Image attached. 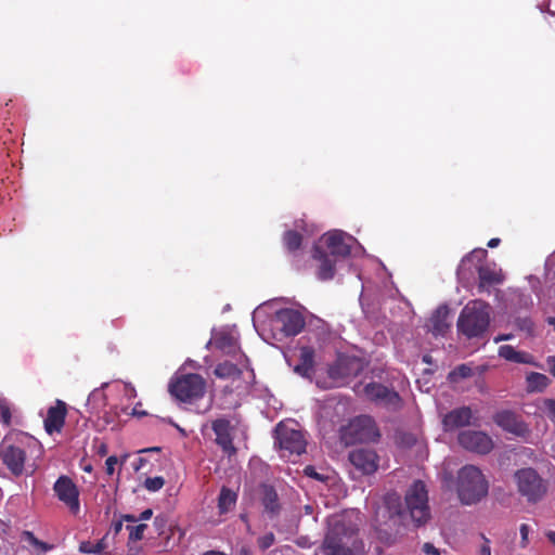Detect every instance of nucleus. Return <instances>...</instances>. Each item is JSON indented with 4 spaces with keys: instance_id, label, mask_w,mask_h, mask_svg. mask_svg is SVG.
<instances>
[{
    "instance_id": "72a5a7b5",
    "label": "nucleus",
    "mask_w": 555,
    "mask_h": 555,
    "mask_svg": "<svg viewBox=\"0 0 555 555\" xmlns=\"http://www.w3.org/2000/svg\"><path fill=\"white\" fill-rule=\"evenodd\" d=\"M22 538H23V540L27 541L29 544H31L33 546H35L36 548L40 550L43 553H47L53 548V545H51L47 542L40 541L39 539L36 538V535L31 531H28V530L23 531Z\"/></svg>"
},
{
    "instance_id": "f3484780",
    "label": "nucleus",
    "mask_w": 555,
    "mask_h": 555,
    "mask_svg": "<svg viewBox=\"0 0 555 555\" xmlns=\"http://www.w3.org/2000/svg\"><path fill=\"white\" fill-rule=\"evenodd\" d=\"M327 254L333 258H347L351 253V246L343 231H330L322 236Z\"/></svg>"
},
{
    "instance_id": "ea45409f",
    "label": "nucleus",
    "mask_w": 555,
    "mask_h": 555,
    "mask_svg": "<svg viewBox=\"0 0 555 555\" xmlns=\"http://www.w3.org/2000/svg\"><path fill=\"white\" fill-rule=\"evenodd\" d=\"M543 411L546 416L555 423V399H545L543 401Z\"/></svg>"
},
{
    "instance_id": "c85d7f7f",
    "label": "nucleus",
    "mask_w": 555,
    "mask_h": 555,
    "mask_svg": "<svg viewBox=\"0 0 555 555\" xmlns=\"http://www.w3.org/2000/svg\"><path fill=\"white\" fill-rule=\"evenodd\" d=\"M214 374L221 379L228 378H240L242 375V370L232 362L224 361L219 364L214 370Z\"/></svg>"
},
{
    "instance_id": "e2e57ef3",
    "label": "nucleus",
    "mask_w": 555,
    "mask_h": 555,
    "mask_svg": "<svg viewBox=\"0 0 555 555\" xmlns=\"http://www.w3.org/2000/svg\"><path fill=\"white\" fill-rule=\"evenodd\" d=\"M159 521H162L159 518H155V524L157 525Z\"/></svg>"
},
{
    "instance_id": "2f4dec72",
    "label": "nucleus",
    "mask_w": 555,
    "mask_h": 555,
    "mask_svg": "<svg viewBox=\"0 0 555 555\" xmlns=\"http://www.w3.org/2000/svg\"><path fill=\"white\" fill-rule=\"evenodd\" d=\"M216 346L228 354H233L238 348L236 340L229 334H221L216 337Z\"/></svg>"
},
{
    "instance_id": "c9c22d12",
    "label": "nucleus",
    "mask_w": 555,
    "mask_h": 555,
    "mask_svg": "<svg viewBox=\"0 0 555 555\" xmlns=\"http://www.w3.org/2000/svg\"><path fill=\"white\" fill-rule=\"evenodd\" d=\"M165 485V479L162 476L149 477L144 481V488L151 492L160 490Z\"/></svg>"
},
{
    "instance_id": "cd10ccee",
    "label": "nucleus",
    "mask_w": 555,
    "mask_h": 555,
    "mask_svg": "<svg viewBox=\"0 0 555 555\" xmlns=\"http://www.w3.org/2000/svg\"><path fill=\"white\" fill-rule=\"evenodd\" d=\"M237 501V493L228 487H222L218 496V509L225 514L234 508Z\"/></svg>"
},
{
    "instance_id": "423d86ee",
    "label": "nucleus",
    "mask_w": 555,
    "mask_h": 555,
    "mask_svg": "<svg viewBox=\"0 0 555 555\" xmlns=\"http://www.w3.org/2000/svg\"><path fill=\"white\" fill-rule=\"evenodd\" d=\"M339 435L346 446L376 441L380 437L376 423L370 415L353 417L340 427Z\"/></svg>"
},
{
    "instance_id": "603ef678",
    "label": "nucleus",
    "mask_w": 555,
    "mask_h": 555,
    "mask_svg": "<svg viewBox=\"0 0 555 555\" xmlns=\"http://www.w3.org/2000/svg\"><path fill=\"white\" fill-rule=\"evenodd\" d=\"M546 537L555 545V531H548Z\"/></svg>"
},
{
    "instance_id": "4be33fe9",
    "label": "nucleus",
    "mask_w": 555,
    "mask_h": 555,
    "mask_svg": "<svg viewBox=\"0 0 555 555\" xmlns=\"http://www.w3.org/2000/svg\"><path fill=\"white\" fill-rule=\"evenodd\" d=\"M261 491V504L264 508V512L272 518L280 514L281 504L279 500V494L276 490L267 483H262L260 487Z\"/></svg>"
},
{
    "instance_id": "1a4fd4ad",
    "label": "nucleus",
    "mask_w": 555,
    "mask_h": 555,
    "mask_svg": "<svg viewBox=\"0 0 555 555\" xmlns=\"http://www.w3.org/2000/svg\"><path fill=\"white\" fill-rule=\"evenodd\" d=\"M276 442L282 451L283 457L300 455L306 452L307 441L298 429L279 423L275 427Z\"/></svg>"
},
{
    "instance_id": "a878e982",
    "label": "nucleus",
    "mask_w": 555,
    "mask_h": 555,
    "mask_svg": "<svg viewBox=\"0 0 555 555\" xmlns=\"http://www.w3.org/2000/svg\"><path fill=\"white\" fill-rule=\"evenodd\" d=\"M499 356L506 361L525 364H535L533 357L527 352L517 351L511 345H503L499 348Z\"/></svg>"
},
{
    "instance_id": "5701e85b",
    "label": "nucleus",
    "mask_w": 555,
    "mask_h": 555,
    "mask_svg": "<svg viewBox=\"0 0 555 555\" xmlns=\"http://www.w3.org/2000/svg\"><path fill=\"white\" fill-rule=\"evenodd\" d=\"M478 292H489V287L493 285L501 284L503 278L500 272L489 266H478Z\"/></svg>"
},
{
    "instance_id": "a211bd4d",
    "label": "nucleus",
    "mask_w": 555,
    "mask_h": 555,
    "mask_svg": "<svg viewBox=\"0 0 555 555\" xmlns=\"http://www.w3.org/2000/svg\"><path fill=\"white\" fill-rule=\"evenodd\" d=\"M67 415V405L64 401L57 399L53 406H50L47 411V416L44 418V429L49 435L54 433H61L65 418Z\"/></svg>"
},
{
    "instance_id": "49530a36",
    "label": "nucleus",
    "mask_w": 555,
    "mask_h": 555,
    "mask_svg": "<svg viewBox=\"0 0 555 555\" xmlns=\"http://www.w3.org/2000/svg\"><path fill=\"white\" fill-rule=\"evenodd\" d=\"M423 551L427 555H439L438 550L433 544H430V543H425L423 545Z\"/></svg>"
},
{
    "instance_id": "f257e3e1",
    "label": "nucleus",
    "mask_w": 555,
    "mask_h": 555,
    "mask_svg": "<svg viewBox=\"0 0 555 555\" xmlns=\"http://www.w3.org/2000/svg\"><path fill=\"white\" fill-rule=\"evenodd\" d=\"M321 550L323 555H361L364 543L359 535L358 525L347 516L333 517Z\"/></svg>"
},
{
    "instance_id": "20e7f679",
    "label": "nucleus",
    "mask_w": 555,
    "mask_h": 555,
    "mask_svg": "<svg viewBox=\"0 0 555 555\" xmlns=\"http://www.w3.org/2000/svg\"><path fill=\"white\" fill-rule=\"evenodd\" d=\"M456 490L460 501L472 505L488 494L489 483L477 466L465 465L457 473Z\"/></svg>"
},
{
    "instance_id": "09e8293b",
    "label": "nucleus",
    "mask_w": 555,
    "mask_h": 555,
    "mask_svg": "<svg viewBox=\"0 0 555 555\" xmlns=\"http://www.w3.org/2000/svg\"><path fill=\"white\" fill-rule=\"evenodd\" d=\"M152 515H153V511L147 508L140 514V517L138 518V520H147L152 517Z\"/></svg>"
},
{
    "instance_id": "c03bdc74",
    "label": "nucleus",
    "mask_w": 555,
    "mask_h": 555,
    "mask_svg": "<svg viewBox=\"0 0 555 555\" xmlns=\"http://www.w3.org/2000/svg\"><path fill=\"white\" fill-rule=\"evenodd\" d=\"M482 544L479 548V555H491L490 540L486 538L485 534H481Z\"/></svg>"
},
{
    "instance_id": "5fc2aeb1",
    "label": "nucleus",
    "mask_w": 555,
    "mask_h": 555,
    "mask_svg": "<svg viewBox=\"0 0 555 555\" xmlns=\"http://www.w3.org/2000/svg\"><path fill=\"white\" fill-rule=\"evenodd\" d=\"M203 555H225V554L218 552V551H208V552L204 553Z\"/></svg>"
},
{
    "instance_id": "f03ea898",
    "label": "nucleus",
    "mask_w": 555,
    "mask_h": 555,
    "mask_svg": "<svg viewBox=\"0 0 555 555\" xmlns=\"http://www.w3.org/2000/svg\"><path fill=\"white\" fill-rule=\"evenodd\" d=\"M39 443L33 437L23 433L4 437L0 443V463L15 477L24 474L26 452Z\"/></svg>"
},
{
    "instance_id": "8fccbe9b",
    "label": "nucleus",
    "mask_w": 555,
    "mask_h": 555,
    "mask_svg": "<svg viewBox=\"0 0 555 555\" xmlns=\"http://www.w3.org/2000/svg\"><path fill=\"white\" fill-rule=\"evenodd\" d=\"M501 243V240L498 238V237H494V238H491L489 242H488V247L490 248H494L496 246H499V244Z\"/></svg>"
},
{
    "instance_id": "de8ad7c7",
    "label": "nucleus",
    "mask_w": 555,
    "mask_h": 555,
    "mask_svg": "<svg viewBox=\"0 0 555 555\" xmlns=\"http://www.w3.org/2000/svg\"><path fill=\"white\" fill-rule=\"evenodd\" d=\"M551 374L555 377V356H550L546 359Z\"/></svg>"
},
{
    "instance_id": "f704fd0d",
    "label": "nucleus",
    "mask_w": 555,
    "mask_h": 555,
    "mask_svg": "<svg viewBox=\"0 0 555 555\" xmlns=\"http://www.w3.org/2000/svg\"><path fill=\"white\" fill-rule=\"evenodd\" d=\"M487 254L488 251L486 249L476 248L462 259L461 266H465L467 262H476L480 264L487 257Z\"/></svg>"
},
{
    "instance_id": "a18cd8bd",
    "label": "nucleus",
    "mask_w": 555,
    "mask_h": 555,
    "mask_svg": "<svg viewBox=\"0 0 555 555\" xmlns=\"http://www.w3.org/2000/svg\"><path fill=\"white\" fill-rule=\"evenodd\" d=\"M305 474L309 477L317 479V480H322L321 475L315 472V468L313 466H310V465L307 466L305 468Z\"/></svg>"
},
{
    "instance_id": "0eeeda50",
    "label": "nucleus",
    "mask_w": 555,
    "mask_h": 555,
    "mask_svg": "<svg viewBox=\"0 0 555 555\" xmlns=\"http://www.w3.org/2000/svg\"><path fill=\"white\" fill-rule=\"evenodd\" d=\"M404 501L410 517L416 526H422L429 520L428 491L422 480H416L409 487Z\"/></svg>"
},
{
    "instance_id": "a19ab883",
    "label": "nucleus",
    "mask_w": 555,
    "mask_h": 555,
    "mask_svg": "<svg viewBox=\"0 0 555 555\" xmlns=\"http://www.w3.org/2000/svg\"><path fill=\"white\" fill-rule=\"evenodd\" d=\"M450 375H457L462 378H467L473 375V370L466 364H461Z\"/></svg>"
},
{
    "instance_id": "bb28decb",
    "label": "nucleus",
    "mask_w": 555,
    "mask_h": 555,
    "mask_svg": "<svg viewBox=\"0 0 555 555\" xmlns=\"http://www.w3.org/2000/svg\"><path fill=\"white\" fill-rule=\"evenodd\" d=\"M528 392H542L551 384V379L538 372H531L526 377Z\"/></svg>"
},
{
    "instance_id": "13d9d810",
    "label": "nucleus",
    "mask_w": 555,
    "mask_h": 555,
    "mask_svg": "<svg viewBox=\"0 0 555 555\" xmlns=\"http://www.w3.org/2000/svg\"><path fill=\"white\" fill-rule=\"evenodd\" d=\"M121 526H122V524H121V522H117V524H115V532H119V531H120V529H121Z\"/></svg>"
},
{
    "instance_id": "680f3d73",
    "label": "nucleus",
    "mask_w": 555,
    "mask_h": 555,
    "mask_svg": "<svg viewBox=\"0 0 555 555\" xmlns=\"http://www.w3.org/2000/svg\"><path fill=\"white\" fill-rule=\"evenodd\" d=\"M105 452H106V448H105V446H103V447L101 448V453H102V454H104Z\"/></svg>"
},
{
    "instance_id": "aec40b11",
    "label": "nucleus",
    "mask_w": 555,
    "mask_h": 555,
    "mask_svg": "<svg viewBox=\"0 0 555 555\" xmlns=\"http://www.w3.org/2000/svg\"><path fill=\"white\" fill-rule=\"evenodd\" d=\"M450 309L447 305L439 306L428 320V331L434 336H444L449 331L451 323L449 321Z\"/></svg>"
},
{
    "instance_id": "79ce46f5",
    "label": "nucleus",
    "mask_w": 555,
    "mask_h": 555,
    "mask_svg": "<svg viewBox=\"0 0 555 555\" xmlns=\"http://www.w3.org/2000/svg\"><path fill=\"white\" fill-rule=\"evenodd\" d=\"M118 463V459L115 455H111L105 461V470L106 474L112 476L115 472V466Z\"/></svg>"
},
{
    "instance_id": "6e6d98bb",
    "label": "nucleus",
    "mask_w": 555,
    "mask_h": 555,
    "mask_svg": "<svg viewBox=\"0 0 555 555\" xmlns=\"http://www.w3.org/2000/svg\"><path fill=\"white\" fill-rule=\"evenodd\" d=\"M168 423L175 426L180 433L184 434V430L179 425H177L172 420H169Z\"/></svg>"
},
{
    "instance_id": "dca6fc26",
    "label": "nucleus",
    "mask_w": 555,
    "mask_h": 555,
    "mask_svg": "<svg viewBox=\"0 0 555 555\" xmlns=\"http://www.w3.org/2000/svg\"><path fill=\"white\" fill-rule=\"evenodd\" d=\"M211 429L216 435L215 442L221 448L228 456L236 454V448L233 443L234 427L231 421L225 417H219L211 422Z\"/></svg>"
},
{
    "instance_id": "3c124183",
    "label": "nucleus",
    "mask_w": 555,
    "mask_h": 555,
    "mask_svg": "<svg viewBox=\"0 0 555 555\" xmlns=\"http://www.w3.org/2000/svg\"><path fill=\"white\" fill-rule=\"evenodd\" d=\"M132 415L141 417V416L146 415V412L139 410L138 406H134L132 410Z\"/></svg>"
},
{
    "instance_id": "473e14b6",
    "label": "nucleus",
    "mask_w": 555,
    "mask_h": 555,
    "mask_svg": "<svg viewBox=\"0 0 555 555\" xmlns=\"http://www.w3.org/2000/svg\"><path fill=\"white\" fill-rule=\"evenodd\" d=\"M385 505L390 516H401L402 503L400 496L397 493L387 494L385 498Z\"/></svg>"
},
{
    "instance_id": "ddd939ff",
    "label": "nucleus",
    "mask_w": 555,
    "mask_h": 555,
    "mask_svg": "<svg viewBox=\"0 0 555 555\" xmlns=\"http://www.w3.org/2000/svg\"><path fill=\"white\" fill-rule=\"evenodd\" d=\"M56 498L64 503L69 512L77 515L80 511L79 490L70 477L60 476L53 485Z\"/></svg>"
},
{
    "instance_id": "052dcab7",
    "label": "nucleus",
    "mask_w": 555,
    "mask_h": 555,
    "mask_svg": "<svg viewBox=\"0 0 555 555\" xmlns=\"http://www.w3.org/2000/svg\"><path fill=\"white\" fill-rule=\"evenodd\" d=\"M83 469H85L86 472L90 473V472H91V469H92V467H91V465H88V466H86Z\"/></svg>"
},
{
    "instance_id": "58836bf2",
    "label": "nucleus",
    "mask_w": 555,
    "mask_h": 555,
    "mask_svg": "<svg viewBox=\"0 0 555 555\" xmlns=\"http://www.w3.org/2000/svg\"><path fill=\"white\" fill-rule=\"evenodd\" d=\"M11 409L10 405L2 401L0 402V422L2 425L10 426L11 425Z\"/></svg>"
},
{
    "instance_id": "412c9836",
    "label": "nucleus",
    "mask_w": 555,
    "mask_h": 555,
    "mask_svg": "<svg viewBox=\"0 0 555 555\" xmlns=\"http://www.w3.org/2000/svg\"><path fill=\"white\" fill-rule=\"evenodd\" d=\"M473 412L469 406L453 409L443 416L442 424L446 431H451L470 424Z\"/></svg>"
},
{
    "instance_id": "f8f14e48",
    "label": "nucleus",
    "mask_w": 555,
    "mask_h": 555,
    "mask_svg": "<svg viewBox=\"0 0 555 555\" xmlns=\"http://www.w3.org/2000/svg\"><path fill=\"white\" fill-rule=\"evenodd\" d=\"M274 327L286 337L296 336L306 325L302 313L296 309L283 308L275 312L273 318Z\"/></svg>"
},
{
    "instance_id": "b1692460",
    "label": "nucleus",
    "mask_w": 555,
    "mask_h": 555,
    "mask_svg": "<svg viewBox=\"0 0 555 555\" xmlns=\"http://www.w3.org/2000/svg\"><path fill=\"white\" fill-rule=\"evenodd\" d=\"M314 349L309 346L300 348L299 362L294 366L295 373L302 377H310L314 366Z\"/></svg>"
},
{
    "instance_id": "393cba45",
    "label": "nucleus",
    "mask_w": 555,
    "mask_h": 555,
    "mask_svg": "<svg viewBox=\"0 0 555 555\" xmlns=\"http://www.w3.org/2000/svg\"><path fill=\"white\" fill-rule=\"evenodd\" d=\"M494 420L500 427L512 434L520 435L525 430L524 423L511 411L498 413Z\"/></svg>"
},
{
    "instance_id": "bf43d9fd",
    "label": "nucleus",
    "mask_w": 555,
    "mask_h": 555,
    "mask_svg": "<svg viewBox=\"0 0 555 555\" xmlns=\"http://www.w3.org/2000/svg\"><path fill=\"white\" fill-rule=\"evenodd\" d=\"M508 338H509L508 336H499L494 340L498 343L500 340H504V339H508Z\"/></svg>"
},
{
    "instance_id": "7c9ffc66",
    "label": "nucleus",
    "mask_w": 555,
    "mask_h": 555,
    "mask_svg": "<svg viewBox=\"0 0 555 555\" xmlns=\"http://www.w3.org/2000/svg\"><path fill=\"white\" fill-rule=\"evenodd\" d=\"M107 547V543L105 542V537L100 539L98 542L93 543L91 541H83L79 544V551L83 554H103Z\"/></svg>"
},
{
    "instance_id": "864d4df0",
    "label": "nucleus",
    "mask_w": 555,
    "mask_h": 555,
    "mask_svg": "<svg viewBox=\"0 0 555 555\" xmlns=\"http://www.w3.org/2000/svg\"><path fill=\"white\" fill-rule=\"evenodd\" d=\"M124 519H125L126 521H131V522H135V521H138V518H137L135 516H133V515H125V516H124Z\"/></svg>"
},
{
    "instance_id": "0e129e2a",
    "label": "nucleus",
    "mask_w": 555,
    "mask_h": 555,
    "mask_svg": "<svg viewBox=\"0 0 555 555\" xmlns=\"http://www.w3.org/2000/svg\"><path fill=\"white\" fill-rule=\"evenodd\" d=\"M242 553H244V555H248V552L246 550H242Z\"/></svg>"
},
{
    "instance_id": "4d7b16f0",
    "label": "nucleus",
    "mask_w": 555,
    "mask_h": 555,
    "mask_svg": "<svg viewBox=\"0 0 555 555\" xmlns=\"http://www.w3.org/2000/svg\"><path fill=\"white\" fill-rule=\"evenodd\" d=\"M423 361L426 362V363H430L431 362V357L426 354L423 357Z\"/></svg>"
},
{
    "instance_id": "e433bc0d",
    "label": "nucleus",
    "mask_w": 555,
    "mask_h": 555,
    "mask_svg": "<svg viewBox=\"0 0 555 555\" xmlns=\"http://www.w3.org/2000/svg\"><path fill=\"white\" fill-rule=\"evenodd\" d=\"M146 528L147 526L145 524L127 526V529H129V540L134 542L142 540Z\"/></svg>"
},
{
    "instance_id": "39448f33",
    "label": "nucleus",
    "mask_w": 555,
    "mask_h": 555,
    "mask_svg": "<svg viewBox=\"0 0 555 555\" xmlns=\"http://www.w3.org/2000/svg\"><path fill=\"white\" fill-rule=\"evenodd\" d=\"M205 378L196 373L175 375L168 384L169 393L183 403H194L206 392Z\"/></svg>"
},
{
    "instance_id": "4c0bfd02",
    "label": "nucleus",
    "mask_w": 555,
    "mask_h": 555,
    "mask_svg": "<svg viewBox=\"0 0 555 555\" xmlns=\"http://www.w3.org/2000/svg\"><path fill=\"white\" fill-rule=\"evenodd\" d=\"M275 542V537L272 532H268L262 537H259L257 540L258 547L261 551H266L271 547Z\"/></svg>"
},
{
    "instance_id": "4468645a",
    "label": "nucleus",
    "mask_w": 555,
    "mask_h": 555,
    "mask_svg": "<svg viewBox=\"0 0 555 555\" xmlns=\"http://www.w3.org/2000/svg\"><path fill=\"white\" fill-rule=\"evenodd\" d=\"M461 447L478 454H488L493 449V441L490 436L479 430H464L457 436Z\"/></svg>"
},
{
    "instance_id": "c756f323",
    "label": "nucleus",
    "mask_w": 555,
    "mask_h": 555,
    "mask_svg": "<svg viewBox=\"0 0 555 555\" xmlns=\"http://www.w3.org/2000/svg\"><path fill=\"white\" fill-rule=\"evenodd\" d=\"M283 244L289 253H295L301 247L302 235L294 230L286 231L283 235Z\"/></svg>"
},
{
    "instance_id": "9d476101",
    "label": "nucleus",
    "mask_w": 555,
    "mask_h": 555,
    "mask_svg": "<svg viewBox=\"0 0 555 555\" xmlns=\"http://www.w3.org/2000/svg\"><path fill=\"white\" fill-rule=\"evenodd\" d=\"M363 362L354 356L339 354L334 363L328 366L327 375L337 383L360 375L363 371Z\"/></svg>"
},
{
    "instance_id": "6e6552de",
    "label": "nucleus",
    "mask_w": 555,
    "mask_h": 555,
    "mask_svg": "<svg viewBox=\"0 0 555 555\" xmlns=\"http://www.w3.org/2000/svg\"><path fill=\"white\" fill-rule=\"evenodd\" d=\"M514 480L519 494L528 502L535 503L546 493L547 487L538 472L531 467L521 468L515 472Z\"/></svg>"
},
{
    "instance_id": "2eb2a0df",
    "label": "nucleus",
    "mask_w": 555,
    "mask_h": 555,
    "mask_svg": "<svg viewBox=\"0 0 555 555\" xmlns=\"http://www.w3.org/2000/svg\"><path fill=\"white\" fill-rule=\"evenodd\" d=\"M348 459L361 475H372L378 469L379 456L373 449H354L349 452Z\"/></svg>"
},
{
    "instance_id": "37998d69",
    "label": "nucleus",
    "mask_w": 555,
    "mask_h": 555,
    "mask_svg": "<svg viewBox=\"0 0 555 555\" xmlns=\"http://www.w3.org/2000/svg\"><path fill=\"white\" fill-rule=\"evenodd\" d=\"M529 526L527 524H521L519 528L520 532V546L526 547L528 545V534H529Z\"/></svg>"
},
{
    "instance_id": "9b49d317",
    "label": "nucleus",
    "mask_w": 555,
    "mask_h": 555,
    "mask_svg": "<svg viewBox=\"0 0 555 555\" xmlns=\"http://www.w3.org/2000/svg\"><path fill=\"white\" fill-rule=\"evenodd\" d=\"M363 392L366 399L388 410L397 411L402 405V399L399 393L383 384L369 383L364 386Z\"/></svg>"
},
{
    "instance_id": "7ed1b4c3",
    "label": "nucleus",
    "mask_w": 555,
    "mask_h": 555,
    "mask_svg": "<svg viewBox=\"0 0 555 555\" xmlns=\"http://www.w3.org/2000/svg\"><path fill=\"white\" fill-rule=\"evenodd\" d=\"M490 305L481 299L468 301L457 319L459 333L468 339L482 337L490 325Z\"/></svg>"
},
{
    "instance_id": "6ab92c4d",
    "label": "nucleus",
    "mask_w": 555,
    "mask_h": 555,
    "mask_svg": "<svg viewBox=\"0 0 555 555\" xmlns=\"http://www.w3.org/2000/svg\"><path fill=\"white\" fill-rule=\"evenodd\" d=\"M312 258L319 262L317 275L321 281L332 280L336 273V260L327 254L321 246H314Z\"/></svg>"
}]
</instances>
